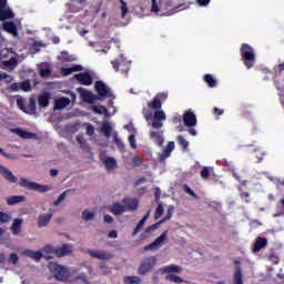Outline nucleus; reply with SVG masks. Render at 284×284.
I'll list each match as a JSON object with an SVG mask.
<instances>
[{
    "label": "nucleus",
    "mask_w": 284,
    "mask_h": 284,
    "mask_svg": "<svg viewBox=\"0 0 284 284\" xmlns=\"http://www.w3.org/2000/svg\"><path fill=\"white\" fill-rule=\"evenodd\" d=\"M168 92H160L156 93L153 100L148 103V108H150V110H156L154 112L153 119L158 121H165V112L161 110V108L163 106V102L168 101Z\"/></svg>",
    "instance_id": "nucleus-1"
},
{
    "label": "nucleus",
    "mask_w": 284,
    "mask_h": 284,
    "mask_svg": "<svg viewBox=\"0 0 284 284\" xmlns=\"http://www.w3.org/2000/svg\"><path fill=\"white\" fill-rule=\"evenodd\" d=\"M183 3L179 0H162L161 1V10L163 11L164 17H172V14H176V12H181L183 10Z\"/></svg>",
    "instance_id": "nucleus-2"
},
{
    "label": "nucleus",
    "mask_w": 284,
    "mask_h": 284,
    "mask_svg": "<svg viewBox=\"0 0 284 284\" xmlns=\"http://www.w3.org/2000/svg\"><path fill=\"white\" fill-rule=\"evenodd\" d=\"M49 270L57 281H68V278H70V271H68L65 266L59 265L55 262L49 263Z\"/></svg>",
    "instance_id": "nucleus-3"
},
{
    "label": "nucleus",
    "mask_w": 284,
    "mask_h": 284,
    "mask_svg": "<svg viewBox=\"0 0 284 284\" xmlns=\"http://www.w3.org/2000/svg\"><path fill=\"white\" fill-rule=\"evenodd\" d=\"M19 185L21 187H26L27 190H34L36 192H48L52 190V185H43L36 182H32L28 179H22L19 181Z\"/></svg>",
    "instance_id": "nucleus-4"
},
{
    "label": "nucleus",
    "mask_w": 284,
    "mask_h": 284,
    "mask_svg": "<svg viewBox=\"0 0 284 284\" xmlns=\"http://www.w3.org/2000/svg\"><path fill=\"white\" fill-rule=\"evenodd\" d=\"M154 265H156L155 256L145 257L140 264L139 274H141V276H145V274L154 270Z\"/></svg>",
    "instance_id": "nucleus-5"
},
{
    "label": "nucleus",
    "mask_w": 284,
    "mask_h": 284,
    "mask_svg": "<svg viewBox=\"0 0 284 284\" xmlns=\"http://www.w3.org/2000/svg\"><path fill=\"white\" fill-rule=\"evenodd\" d=\"M95 92L98 94V99H110L112 97V90L108 85L104 84L103 81L95 82Z\"/></svg>",
    "instance_id": "nucleus-6"
},
{
    "label": "nucleus",
    "mask_w": 284,
    "mask_h": 284,
    "mask_svg": "<svg viewBox=\"0 0 284 284\" xmlns=\"http://www.w3.org/2000/svg\"><path fill=\"white\" fill-rule=\"evenodd\" d=\"M14 19V12L8 6V0H0V21H8Z\"/></svg>",
    "instance_id": "nucleus-7"
},
{
    "label": "nucleus",
    "mask_w": 284,
    "mask_h": 284,
    "mask_svg": "<svg viewBox=\"0 0 284 284\" xmlns=\"http://www.w3.org/2000/svg\"><path fill=\"white\" fill-rule=\"evenodd\" d=\"M165 241H168V233H162L156 240H154L153 243L144 246V252H152L154 250H159L165 244Z\"/></svg>",
    "instance_id": "nucleus-8"
},
{
    "label": "nucleus",
    "mask_w": 284,
    "mask_h": 284,
    "mask_svg": "<svg viewBox=\"0 0 284 284\" xmlns=\"http://www.w3.org/2000/svg\"><path fill=\"white\" fill-rule=\"evenodd\" d=\"M78 272L75 274L77 281H82V283H88V274H92L93 270L92 266L89 264H82L78 268Z\"/></svg>",
    "instance_id": "nucleus-9"
},
{
    "label": "nucleus",
    "mask_w": 284,
    "mask_h": 284,
    "mask_svg": "<svg viewBox=\"0 0 284 284\" xmlns=\"http://www.w3.org/2000/svg\"><path fill=\"white\" fill-rule=\"evenodd\" d=\"M48 252H52V247L47 246L41 252H39V251L34 252V251L27 250V251H24V256H29V258H33V261H41L42 258H50L45 255V253H48Z\"/></svg>",
    "instance_id": "nucleus-10"
},
{
    "label": "nucleus",
    "mask_w": 284,
    "mask_h": 284,
    "mask_svg": "<svg viewBox=\"0 0 284 284\" xmlns=\"http://www.w3.org/2000/svg\"><path fill=\"white\" fill-rule=\"evenodd\" d=\"M87 254H89L91 258H98V261H110L112 258V254L106 251L88 250Z\"/></svg>",
    "instance_id": "nucleus-11"
},
{
    "label": "nucleus",
    "mask_w": 284,
    "mask_h": 284,
    "mask_svg": "<svg viewBox=\"0 0 284 284\" xmlns=\"http://www.w3.org/2000/svg\"><path fill=\"white\" fill-rule=\"evenodd\" d=\"M74 79L80 83V85H92L94 79L89 72H82L74 75Z\"/></svg>",
    "instance_id": "nucleus-12"
},
{
    "label": "nucleus",
    "mask_w": 284,
    "mask_h": 284,
    "mask_svg": "<svg viewBox=\"0 0 284 284\" xmlns=\"http://www.w3.org/2000/svg\"><path fill=\"white\" fill-rule=\"evenodd\" d=\"M183 123L186 128H194L196 125V114L192 110H187L183 114Z\"/></svg>",
    "instance_id": "nucleus-13"
},
{
    "label": "nucleus",
    "mask_w": 284,
    "mask_h": 284,
    "mask_svg": "<svg viewBox=\"0 0 284 284\" xmlns=\"http://www.w3.org/2000/svg\"><path fill=\"white\" fill-rule=\"evenodd\" d=\"M233 284H243V268L241 267V262L235 261Z\"/></svg>",
    "instance_id": "nucleus-14"
},
{
    "label": "nucleus",
    "mask_w": 284,
    "mask_h": 284,
    "mask_svg": "<svg viewBox=\"0 0 284 284\" xmlns=\"http://www.w3.org/2000/svg\"><path fill=\"white\" fill-rule=\"evenodd\" d=\"M78 91L80 92L81 100L84 101V103L92 104L98 99L92 91L84 90L83 88H79Z\"/></svg>",
    "instance_id": "nucleus-15"
},
{
    "label": "nucleus",
    "mask_w": 284,
    "mask_h": 284,
    "mask_svg": "<svg viewBox=\"0 0 284 284\" xmlns=\"http://www.w3.org/2000/svg\"><path fill=\"white\" fill-rule=\"evenodd\" d=\"M122 203L124 204L125 212H135V210H139V200L136 199L125 197L122 200Z\"/></svg>",
    "instance_id": "nucleus-16"
},
{
    "label": "nucleus",
    "mask_w": 284,
    "mask_h": 284,
    "mask_svg": "<svg viewBox=\"0 0 284 284\" xmlns=\"http://www.w3.org/2000/svg\"><path fill=\"white\" fill-rule=\"evenodd\" d=\"M73 250L74 247L72 246V244H63L54 251V254L55 256H58V258H63V256L70 255Z\"/></svg>",
    "instance_id": "nucleus-17"
},
{
    "label": "nucleus",
    "mask_w": 284,
    "mask_h": 284,
    "mask_svg": "<svg viewBox=\"0 0 284 284\" xmlns=\"http://www.w3.org/2000/svg\"><path fill=\"white\" fill-rule=\"evenodd\" d=\"M174 142H169L168 145L163 149V151L159 154V161L163 163L166 159H170L172 152H174Z\"/></svg>",
    "instance_id": "nucleus-18"
},
{
    "label": "nucleus",
    "mask_w": 284,
    "mask_h": 284,
    "mask_svg": "<svg viewBox=\"0 0 284 284\" xmlns=\"http://www.w3.org/2000/svg\"><path fill=\"white\" fill-rule=\"evenodd\" d=\"M7 205H20V203H26V195H9L4 197Z\"/></svg>",
    "instance_id": "nucleus-19"
},
{
    "label": "nucleus",
    "mask_w": 284,
    "mask_h": 284,
    "mask_svg": "<svg viewBox=\"0 0 284 284\" xmlns=\"http://www.w3.org/2000/svg\"><path fill=\"white\" fill-rule=\"evenodd\" d=\"M181 272H183V267L176 264H171L160 268L161 274H181Z\"/></svg>",
    "instance_id": "nucleus-20"
},
{
    "label": "nucleus",
    "mask_w": 284,
    "mask_h": 284,
    "mask_svg": "<svg viewBox=\"0 0 284 284\" xmlns=\"http://www.w3.org/2000/svg\"><path fill=\"white\" fill-rule=\"evenodd\" d=\"M267 247V239L265 237H256L254 244H253V248L252 252L253 254H256L257 252H261V250Z\"/></svg>",
    "instance_id": "nucleus-21"
},
{
    "label": "nucleus",
    "mask_w": 284,
    "mask_h": 284,
    "mask_svg": "<svg viewBox=\"0 0 284 284\" xmlns=\"http://www.w3.org/2000/svg\"><path fill=\"white\" fill-rule=\"evenodd\" d=\"M50 221H52V213H44L38 216V227H48L50 225Z\"/></svg>",
    "instance_id": "nucleus-22"
},
{
    "label": "nucleus",
    "mask_w": 284,
    "mask_h": 284,
    "mask_svg": "<svg viewBox=\"0 0 284 284\" xmlns=\"http://www.w3.org/2000/svg\"><path fill=\"white\" fill-rule=\"evenodd\" d=\"M263 156H265V152H263L262 148L251 149V159L255 163H261V161H263Z\"/></svg>",
    "instance_id": "nucleus-23"
},
{
    "label": "nucleus",
    "mask_w": 284,
    "mask_h": 284,
    "mask_svg": "<svg viewBox=\"0 0 284 284\" xmlns=\"http://www.w3.org/2000/svg\"><path fill=\"white\" fill-rule=\"evenodd\" d=\"M150 139H152V141H154V143L158 144L159 148H162L163 143H165V140L163 139V133L159 131H151Z\"/></svg>",
    "instance_id": "nucleus-24"
},
{
    "label": "nucleus",
    "mask_w": 284,
    "mask_h": 284,
    "mask_svg": "<svg viewBox=\"0 0 284 284\" xmlns=\"http://www.w3.org/2000/svg\"><path fill=\"white\" fill-rule=\"evenodd\" d=\"M111 64L115 72H119V68H121V72H123V74H128L130 72V64H125L124 62L121 63L119 60H113Z\"/></svg>",
    "instance_id": "nucleus-25"
},
{
    "label": "nucleus",
    "mask_w": 284,
    "mask_h": 284,
    "mask_svg": "<svg viewBox=\"0 0 284 284\" xmlns=\"http://www.w3.org/2000/svg\"><path fill=\"white\" fill-rule=\"evenodd\" d=\"M68 105H70L69 98L61 97V98L54 100L53 110H63L64 108H68Z\"/></svg>",
    "instance_id": "nucleus-26"
},
{
    "label": "nucleus",
    "mask_w": 284,
    "mask_h": 284,
    "mask_svg": "<svg viewBox=\"0 0 284 284\" xmlns=\"http://www.w3.org/2000/svg\"><path fill=\"white\" fill-rule=\"evenodd\" d=\"M110 212H112V214H114L115 216H121V214H123L125 212V205L119 202L113 203L112 206H110Z\"/></svg>",
    "instance_id": "nucleus-27"
},
{
    "label": "nucleus",
    "mask_w": 284,
    "mask_h": 284,
    "mask_svg": "<svg viewBox=\"0 0 284 284\" xmlns=\"http://www.w3.org/2000/svg\"><path fill=\"white\" fill-rule=\"evenodd\" d=\"M3 31L9 32V34H13V37L19 36V29L14 22H4L3 23Z\"/></svg>",
    "instance_id": "nucleus-28"
},
{
    "label": "nucleus",
    "mask_w": 284,
    "mask_h": 284,
    "mask_svg": "<svg viewBox=\"0 0 284 284\" xmlns=\"http://www.w3.org/2000/svg\"><path fill=\"white\" fill-rule=\"evenodd\" d=\"M241 52H242V59L247 70H250V44H243L241 48Z\"/></svg>",
    "instance_id": "nucleus-29"
},
{
    "label": "nucleus",
    "mask_w": 284,
    "mask_h": 284,
    "mask_svg": "<svg viewBox=\"0 0 284 284\" xmlns=\"http://www.w3.org/2000/svg\"><path fill=\"white\" fill-rule=\"evenodd\" d=\"M38 104L40 108H48L50 105V93L43 92L38 97Z\"/></svg>",
    "instance_id": "nucleus-30"
},
{
    "label": "nucleus",
    "mask_w": 284,
    "mask_h": 284,
    "mask_svg": "<svg viewBox=\"0 0 284 284\" xmlns=\"http://www.w3.org/2000/svg\"><path fill=\"white\" fill-rule=\"evenodd\" d=\"M13 132L20 136V139H37V133L28 132L23 129H14Z\"/></svg>",
    "instance_id": "nucleus-31"
},
{
    "label": "nucleus",
    "mask_w": 284,
    "mask_h": 284,
    "mask_svg": "<svg viewBox=\"0 0 284 284\" xmlns=\"http://www.w3.org/2000/svg\"><path fill=\"white\" fill-rule=\"evenodd\" d=\"M152 213V210H150L144 216L143 219L138 223L136 227L133 231V236H136V234H139V232H141V230H143V226L145 225V222L148 221V219H150V214Z\"/></svg>",
    "instance_id": "nucleus-32"
},
{
    "label": "nucleus",
    "mask_w": 284,
    "mask_h": 284,
    "mask_svg": "<svg viewBox=\"0 0 284 284\" xmlns=\"http://www.w3.org/2000/svg\"><path fill=\"white\" fill-rule=\"evenodd\" d=\"M26 110V114H37V100L34 98L29 99Z\"/></svg>",
    "instance_id": "nucleus-33"
},
{
    "label": "nucleus",
    "mask_w": 284,
    "mask_h": 284,
    "mask_svg": "<svg viewBox=\"0 0 284 284\" xmlns=\"http://www.w3.org/2000/svg\"><path fill=\"white\" fill-rule=\"evenodd\" d=\"M82 70H83V67L81 64H74L73 67H70V68H63L62 74H64V77H68L72 74V72H81Z\"/></svg>",
    "instance_id": "nucleus-34"
},
{
    "label": "nucleus",
    "mask_w": 284,
    "mask_h": 284,
    "mask_svg": "<svg viewBox=\"0 0 284 284\" xmlns=\"http://www.w3.org/2000/svg\"><path fill=\"white\" fill-rule=\"evenodd\" d=\"M22 224H23V219H16L11 225L12 234H19V232H21Z\"/></svg>",
    "instance_id": "nucleus-35"
},
{
    "label": "nucleus",
    "mask_w": 284,
    "mask_h": 284,
    "mask_svg": "<svg viewBox=\"0 0 284 284\" xmlns=\"http://www.w3.org/2000/svg\"><path fill=\"white\" fill-rule=\"evenodd\" d=\"M204 81L209 88H216V85H219V82L215 80L214 75L210 73L204 74Z\"/></svg>",
    "instance_id": "nucleus-36"
},
{
    "label": "nucleus",
    "mask_w": 284,
    "mask_h": 284,
    "mask_svg": "<svg viewBox=\"0 0 284 284\" xmlns=\"http://www.w3.org/2000/svg\"><path fill=\"white\" fill-rule=\"evenodd\" d=\"M101 132H103L105 139H110V136H112V125H110V122L102 123Z\"/></svg>",
    "instance_id": "nucleus-37"
},
{
    "label": "nucleus",
    "mask_w": 284,
    "mask_h": 284,
    "mask_svg": "<svg viewBox=\"0 0 284 284\" xmlns=\"http://www.w3.org/2000/svg\"><path fill=\"white\" fill-rule=\"evenodd\" d=\"M214 176V168L212 166H203L200 173L202 179H210V176Z\"/></svg>",
    "instance_id": "nucleus-38"
},
{
    "label": "nucleus",
    "mask_w": 284,
    "mask_h": 284,
    "mask_svg": "<svg viewBox=\"0 0 284 284\" xmlns=\"http://www.w3.org/2000/svg\"><path fill=\"white\" fill-rule=\"evenodd\" d=\"M165 281H170L171 283H175V284L185 283V280H183V277L176 274H168L165 276Z\"/></svg>",
    "instance_id": "nucleus-39"
},
{
    "label": "nucleus",
    "mask_w": 284,
    "mask_h": 284,
    "mask_svg": "<svg viewBox=\"0 0 284 284\" xmlns=\"http://www.w3.org/2000/svg\"><path fill=\"white\" fill-rule=\"evenodd\" d=\"M58 59L62 61V63H72V61H74V57L70 55L68 51H62Z\"/></svg>",
    "instance_id": "nucleus-40"
},
{
    "label": "nucleus",
    "mask_w": 284,
    "mask_h": 284,
    "mask_svg": "<svg viewBox=\"0 0 284 284\" xmlns=\"http://www.w3.org/2000/svg\"><path fill=\"white\" fill-rule=\"evenodd\" d=\"M0 174L4 178V179H17V176H14L12 174V171L6 169V166L0 165Z\"/></svg>",
    "instance_id": "nucleus-41"
},
{
    "label": "nucleus",
    "mask_w": 284,
    "mask_h": 284,
    "mask_svg": "<svg viewBox=\"0 0 284 284\" xmlns=\"http://www.w3.org/2000/svg\"><path fill=\"white\" fill-rule=\"evenodd\" d=\"M103 163L108 170H114L116 168V160L114 158H106Z\"/></svg>",
    "instance_id": "nucleus-42"
},
{
    "label": "nucleus",
    "mask_w": 284,
    "mask_h": 284,
    "mask_svg": "<svg viewBox=\"0 0 284 284\" xmlns=\"http://www.w3.org/2000/svg\"><path fill=\"white\" fill-rule=\"evenodd\" d=\"M20 91L22 92H30L32 90V85L30 84V80H26L23 82H18Z\"/></svg>",
    "instance_id": "nucleus-43"
},
{
    "label": "nucleus",
    "mask_w": 284,
    "mask_h": 284,
    "mask_svg": "<svg viewBox=\"0 0 284 284\" xmlns=\"http://www.w3.org/2000/svg\"><path fill=\"white\" fill-rule=\"evenodd\" d=\"M94 216H97V213L91 212L89 210H85L82 212V219L83 221H94Z\"/></svg>",
    "instance_id": "nucleus-44"
},
{
    "label": "nucleus",
    "mask_w": 284,
    "mask_h": 284,
    "mask_svg": "<svg viewBox=\"0 0 284 284\" xmlns=\"http://www.w3.org/2000/svg\"><path fill=\"white\" fill-rule=\"evenodd\" d=\"M176 141L178 144L182 146V149L187 150V148H190V142H187L183 135H178Z\"/></svg>",
    "instance_id": "nucleus-45"
},
{
    "label": "nucleus",
    "mask_w": 284,
    "mask_h": 284,
    "mask_svg": "<svg viewBox=\"0 0 284 284\" xmlns=\"http://www.w3.org/2000/svg\"><path fill=\"white\" fill-rule=\"evenodd\" d=\"M163 212H165V210L163 209V203L158 202L154 219H161L163 216Z\"/></svg>",
    "instance_id": "nucleus-46"
},
{
    "label": "nucleus",
    "mask_w": 284,
    "mask_h": 284,
    "mask_svg": "<svg viewBox=\"0 0 284 284\" xmlns=\"http://www.w3.org/2000/svg\"><path fill=\"white\" fill-rule=\"evenodd\" d=\"M124 283L126 284H141V277L139 276H129L124 278Z\"/></svg>",
    "instance_id": "nucleus-47"
},
{
    "label": "nucleus",
    "mask_w": 284,
    "mask_h": 284,
    "mask_svg": "<svg viewBox=\"0 0 284 284\" xmlns=\"http://www.w3.org/2000/svg\"><path fill=\"white\" fill-rule=\"evenodd\" d=\"M0 81H6V83H12L14 81V78L6 72H0Z\"/></svg>",
    "instance_id": "nucleus-48"
},
{
    "label": "nucleus",
    "mask_w": 284,
    "mask_h": 284,
    "mask_svg": "<svg viewBox=\"0 0 284 284\" xmlns=\"http://www.w3.org/2000/svg\"><path fill=\"white\" fill-rule=\"evenodd\" d=\"M113 142L115 143L116 148H119V150H125V144H123V141L119 139V134L115 133L113 135Z\"/></svg>",
    "instance_id": "nucleus-49"
},
{
    "label": "nucleus",
    "mask_w": 284,
    "mask_h": 284,
    "mask_svg": "<svg viewBox=\"0 0 284 284\" xmlns=\"http://www.w3.org/2000/svg\"><path fill=\"white\" fill-rule=\"evenodd\" d=\"M17 58H11L10 60H3L2 64L6 65V68H14L17 67Z\"/></svg>",
    "instance_id": "nucleus-50"
},
{
    "label": "nucleus",
    "mask_w": 284,
    "mask_h": 284,
    "mask_svg": "<svg viewBox=\"0 0 284 284\" xmlns=\"http://www.w3.org/2000/svg\"><path fill=\"white\" fill-rule=\"evenodd\" d=\"M67 196H68V191H64L62 194H60L58 200L53 202L54 207L61 205V203H63V201H65Z\"/></svg>",
    "instance_id": "nucleus-51"
},
{
    "label": "nucleus",
    "mask_w": 284,
    "mask_h": 284,
    "mask_svg": "<svg viewBox=\"0 0 284 284\" xmlns=\"http://www.w3.org/2000/svg\"><path fill=\"white\" fill-rule=\"evenodd\" d=\"M151 12H162L163 14V9H161V2L159 4L156 0H152Z\"/></svg>",
    "instance_id": "nucleus-52"
},
{
    "label": "nucleus",
    "mask_w": 284,
    "mask_h": 284,
    "mask_svg": "<svg viewBox=\"0 0 284 284\" xmlns=\"http://www.w3.org/2000/svg\"><path fill=\"white\" fill-rule=\"evenodd\" d=\"M93 112L95 114H108V108H105L104 105L93 106Z\"/></svg>",
    "instance_id": "nucleus-53"
},
{
    "label": "nucleus",
    "mask_w": 284,
    "mask_h": 284,
    "mask_svg": "<svg viewBox=\"0 0 284 284\" xmlns=\"http://www.w3.org/2000/svg\"><path fill=\"white\" fill-rule=\"evenodd\" d=\"M131 161H132L133 168H141V165H143V160H141L139 155H134Z\"/></svg>",
    "instance_id": "nucleus-54"
},
{
    "label": "nucleus",
    "mask_w": 284,
    "mask_h": 284,
    "mask_svg": "<svg viewBox=\"0 0 284 284\" xmlns=\"http://www.w3.org/2000/svg\"><path fill=\"white\" fill-rule=\"evenodd\" d=\"M17 105H18V108H19V110H21L22 112H24V114H26V111H27V106H26V99H23V98H19L18 100H17Z\"/></svg>",
    "instance_id": "nucleus-55"
},
{
    "label": "nucleus",
    "mask_w": 284,
    "mask_h": 284,
    "mask_svg": "<svg viewBox=\"0 0 284 284\" xmlns=\"http://www.w3.org/2000/svg\"><path fill=\"white\" fill-rule=\"evenodd\" d=\"M172 214H174V206L170 205L168 207L165 217L161 221H163V223H165V221H170L172 219Z\"/></svg>",
    "instance_id": "nucleus-56"
},
{
    "label": "nucleus",
    "mask_w": 284,
    "mask_h": 284,
    "mask_svg": "<svg viewBox=\"0 0 284 284\" xmlns=\"http://www.w3.org/2000/svg\"><path fill=\"white\" fill-rule=\"evenodd\" d=\"M11 219L10 214L0 211V223H10Z\"/></svg>",
    "instance_id": "nucleus-57"
},
{
    "label": "nucleus",
    "mask_w": 284,
    "mask_h": 284,
    "mask_svg": "<svg viewBox=\"0 0 284 284\" xmlns=\"http://www.w3.org/2000/svg\"><path fill=\"white\" fill-rule=\"evenodd\" d=\"M163 221H160L155 224H152L151 226H149L146 230H145V233L146 234H150L151 232H154V230H159V227L162 225Z\"/></svg>",
    "instance_id": "nucleus-58"
},
{
    "label": "nucleus",
    "mask_w": 284,
    "mask_h": 284,
    "mask_svg": "<svg viewBox=\"0 0 284 284\" xmlns=\"http://www.w3.org/2000/svg\"><path fill=\"white\" fill-rule=\"evenodd\" d=\"M183 190L186 194H189L190 196H193V199H199V195L194 193V191H192V189H190L187 186V184L183 185Z\"/></svg>",
    "instance_id": "nucleus-59"
},
{
    "label": "nucleus",
    "mask_w": 284,
    "mask_h": 284,
    "mask_svg": "<svg viewBox=\"0 0 284 284\" xmlns=\"http://www.w3.org/2000/svg\"><path fill=\"white\" fill-rule=\"evenodd\" d=\"M152 128L155 130H161V128H163V120L153 119Z\"/></svg>",
    "instance_id": "nucleus-60"
},
{
    "label": "nucleus",
    "mask_w": 284,
    "mask_h": 284,
    "mask_svg": "<svg viewBox=\"0 0 284 284\" xmlns=\"http://www.w3.org/2000/svg\"><path fill=\"white\" fill-rule=\"evenodd\" d=\"M84 125L87 128L85 134H88V136H92L94 134V126L90 123H85Z\"/></svg>",
    "instance_id": "nucleus-61"
},
{
    "label": "nucleus",
    "mask_w": 284,
    "mask_h": 284,
    "mask_svg": "<svg viewBox=\"0 0 284 284\" xmlns=\"http://www.w3.org/2000/svg\"><path fill=\"white\" fill-rule=\"evenodd\" d=\"M121 3V11H122V17H125L128 14V3H125L124 0H120Z\"/></svg>",
    "instance_id": "nucleus-62"
},
{
    "label": "nucleus",
    "mask_w": 284,
    "mask_h": 284,
    "mask_svg": "<svg viewBox=\"0 0 284 284\" xmlns=\"http://www.w3.org/2000/svg\"><path fill=\"white\" fill-rule=\"evenodd\" d=\"M19 82H14L9 87V92H19Z\"/></svg>",
    "instance_id": "nucleus-63"
},
{
    "label": "nucleus",
    "mask_w": 284,
    "mask_h": 284,
    "mask_svg": "<svg viewBox=\"0 0 284 284\" xmlns=\"http://www.w3.org/2000/svg\"><path fill=\"white\" fill-rule=\"evenodd\" d=\"M40 74H41L42 77H50V74H52V71L50 70V68L41 69V70H40Z\"/></svg>",
    "instance_id": "nucleus-64"
}]
</instances>
